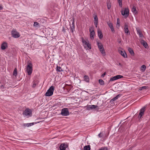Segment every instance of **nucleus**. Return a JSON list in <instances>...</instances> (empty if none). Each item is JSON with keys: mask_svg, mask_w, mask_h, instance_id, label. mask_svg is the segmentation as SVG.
Wrapping results in <instances>:
<instances>
[{"mask_svg": "<svg viewBox=\"0 0 150 150\" xmlns=\"http://www.w3.org/2000/svg\"><path fill=\"white\" fill-rule=\"evenodd\" d=\"M82 42L84 48L86 50L91 49V45L89 43L88 40H85L83 38H82Z\"/></svg>", "mask_w": 150, "mask_h": 150, "instance_id": "obj_1", "label": "nucleus"}, {"mask_svg": "<svg viewBox=\"0 0 150 150\" xmlns=\"http://www.w3.org/2000/svg\"><path fill=\"white\" fill-rule=\"evenodd\" d=\"M97 44L100 52L103 55L105 56V52L102 43L98 41L97 42Z\"/></svg>", "mask_w": 150, "mask_h": 150, "instance_id": "obj_2", "label": "nucleus"}, {"mask_svg": "<svg viewBox=\"0 0 150 150\" xmlns=\"http://www.w3.org/2000/svg\"><path fill=\"white\" fill-rule=\"evenodd\" d=\"M129 10L128 8H125L122 9L121 11V14L125 18L128 17L129 15Z\"/></svg>", "mask_w": 150, "mask_h": 150, "instance_id": "obj_3", "label": "nucleus"}, {"mask_svg": "<svg viewBox=\"0 0 150 150\" xmlns=\"http://www.w3.org/2000/svg\"><path fill=\"white\" fill-rule=\"evenodd\" d=\"M54 90V87L53 86H51L47 90L45 93V96H50L52 95Z\"/></svg>", "mask_w": 150, "mask_h": 150, "instance_id": "obj_4", "label": "nucleus"}, {"mask_svg": "<svg viewBox=\"0 0 150 150\" xmlns=\"http://www.w3.org/2000/svg\"><path fill=\"white\" fill-rule=\"evenodd\" d=\"M11 35L14 38H18L20 36L19 33L16 30L13 29L11 31Z\"/></svg>", "mask_w": 150, "mask_h": 150, "instance_id": "obj_5", "label": "nucleus"}, {"mask_svg": "<svg viewBox=\"0 0 150 150\" xmlns=\"http://www.w3.org/2000/svg\"><path fill=\"white\" fill-rule=\"evenodd\" d=\"M32 65L31 64H30L28 65L25 71L28 73V75H30L32 74Z\"/></svg>", "mask_w": 150, "mask_h": 150, "instance_id": "obj_6", "label": "nucleus"}, {"mask_svg": "<svg viewBox=\"0 0 150 150\" xmlns=\"http://www.w3.org/2000/svg\"><path fill=\"white\" fill-rule=\"evenodd\" d=\"M23 115L26 117H29L32 115V112L29 109H26L24 111Z\"/></svg>", "mask_w": 150, "mask_h": 150, "instance_id": "obj_7", "label": "nucleus"}, {"mask_svg": "<svg viewBox=\"0 0 150 150\" xmlns=\"http://www.w3.org/2000/svg\"><path fill=\"white\" fill-rule=\"evenodd\" d=\"M61 114L62 116H67L69 115V112L68 108H64L62 110Z\"/></svg>", "mask_w": 150, "mask_h": 150, "instance_id": "obj_8", "label": "nucleus"}, {"mask_svg": "<svg viewBox=\"0 0 150 150\" xmlns=\"http://www.w3.org/2000/svg\"><path fill=\"white\" fill-rule=\"evenodd\" d=\"M90 33V38L91 39L93 40L94 39V36L95 35V32L93 29V28L92 27H91L89 28V29Z\"/></svg>", "mask_w": 150, "mask_h": 150, "instance_id": "obj_9", "label": "nucleus"}, {"mask_svg": "<svg viewBox=\"0 0 150 150\" xmlns=\"http://www.w3.org/2000/svg\"><path fill=\"white\" fill-rule=\"evenodd\" d=\"M123 77V76H122L121 75H117L111 78L110 80V81H113L119 79H121Z\"/></svg>", "mask_w": 150, "mask_h": 150, "instance_id": "obj_10", "label": "nucleus"}, {"mask_svg": "<svg viewBox=\"0 0 150 150\" xmlns=\"http://www.w3.org/2000/svg\"><path fill=\"white\" fill-rule=\"evenodd\" d=\"M98 108L97 109H98V107L96 105H88L87 106V109L89 110L91 109H95Z\"/></svg>", "mask_w": 150, "mask_h": 150, "instance_id": "obj_11", "label": "nucleus"}, {"mask_svg": "<svg viewBox=\"0 0 150 150\" xmlns=\"http://www.w3.org/2000/svg\"><path fill=\"white\" fill-rule=\"evenodd\" d=\"M94 23L95 25L96 28L97 27V26L98 23V18L97 16L96 15H94Z\"/></svg>", "mask_w": 150, "mask_h": 150, "instance_id": "obj_12", "label": "nucleus"}, {"mask_svg": "<svg viewBox=\"0 0 150 150\" xmlns=\"http://www.w3.org/2000/svg\"><path fill=\"white\" fill-rule=\"evenodd\" d=\"M145 111V108L143 107L140 110V113L139 115V117L141 118L144 114V112Z\"/></svg>", "mask_w": 150, "mask_h": 150, "instance_id": "obj_13", "label": "nucleus"}, {"mask_svg": "<svg viewBox=\"0 0 150 150\" xmlns=\"http://www.w3.org/2000/svg\"><path fill=\"white\" fill-rule=\"evenodd\" d=\"M107 24L109 27L111 29V31L113 33L115 32L114 29L113 28L112 24L110 22H108L107 23Z\"/></svg>", "mask_w": 150, "mask_h": 150, "instance_id": "obj_14", "label": "nucleus"}, {"mask_svg": "<svg viewBox=\"0 0 150 150\" xmlns=\"http://www.w3.org/2000/svg\"><path fill=\"white\" fill-rule=\"evenodd\" d=\"M124 31L126 35H130V33L128 30V25L127 24L125 25Z\"/></svg>", "mask_w": 150, "mask_h": 150, "instance_id": "obj_15", "label": "nucleus"}, {"mask_svg": "<svg viewBox=\"0 0 150 150\" xmlns=\"http://www.w3.org/2000/svg\"><path fill=\"white\" fill-rule=\"evenodd\" d=\"M119 52L121 55L125 58L127 57V54L125 51L121 50H119Z\"/></svg>", "mask_w": 150, "mask_h": 150, "instance_id": "obj_16", "label": "nucleus"}, {"mask_svg": "<svg viewBox=\"0 0 150 150\" xmlns=\"http://www.w3.org/2000/svg\"><path fill=\"white\" fill-rule=\"evenodd\" d=\"M7 47V44L6 42H3L1 46V48L2 50H4Z\"/></svg>", "mask_w": 150, "mask_h": 150, "instance_id": "obj_17", "label": "nucleus"}, {"mask_svg": "<svg viewBox=\"0 0 150 150\" xmlns=\"http://www.w3.org/2000/svg\"><path fill=\"white\" fill-rule=\"evenodd\" d=\"M134 15L137 13V11L136 9V8L135 6H133L131 9Z\"/></svg>", "mask_w": 150, "mask_h": 150, "instance_id": "obj_18", "label": "nucleus"}, {"mask_svg": "<svg viewBox=\"0 0 150 150\" xmlns=\"http://www.w3.org/2000/svg\"><path fill=\"white\" fill-rule=\"evenodd\" d=\"M98 34L99 38L100 39H101L103 37V35L102 34V33L100 30H98Z\"/></svg>", "mask_w": 150, "mask_h": 150, "instance_id": "obj_19", "label": "nucleus"}, {"mask_svg": "<svg viewBox=\"0 0 150 150\" xmlns=\"http://www.w3.org/2000/svg\"><path fill=\"white\" fill-rule=\"evenodd\" d=\"M67 147V146L65 144H62L60 146V150H65Z\"/></svg>", "mask_w": 150, "mask_h": 150, "instance_id": "obj_20", "label": "nucleus"}, {"mask_svg": "<svg viewBox=\"0 0 150 150\" xmlns=\"http://www.w3.org/2000/svg\"><path fill=\"white\" fill-rule=\"evenodd\" d=\"M121 96V95L120 94H118L117 95L116 97L113 98L112 99L110 100L111 102H113L115 100H116L117 99H118V98H120Z\"/></svg>", "mask_w": 150, "mask_h": 150, "instance_id": "obj_21", "label": "nucleus"}, {"mask_svg": "<svg viewBox=\"0 0 150 150\" xmlns=\"http://www.w3.org/2000/svg\"><path fill=\"white\" fill-rule=\"evenodd\" d=\"M71 21L72 22V27L71 28L72 30V32H73V30L75 29V25H74V18H72L71 20Z\"/></svg>", "mask_w": 150, "mask_h": 150, "instance_id": "obj_22", "label": "nucleus"}, {"mask_svg": "<svg viewBox=\"0 0 150 150\" xmlns=\"http://www.w3.org/2000/svg\"><path fill=\"white\" fill-rule=\"evenodd\" d=\"M137 34L139 35V37H143V34H142L141 31L139 29H137Z\"/></svg>", "mask_w": 150, "mask_h": 150, "instance_id": "obj_23", "label": "nucleus"}, {"mask_svg": "<svg viewBox=\"0 0 150 150\" xmlns=\"http://www.w3.org/2000/svg\"><path fill=\"white\" fill-rule=\"evenodd\" d=\"M128 50L129 53L131 55L133 56L134 55V53L132 50L130 48H129Z\"/></svg>", "mask_w": 150, "mask_h": 150, "instance_id": "obj_24", "label": "nucleus"}, {"mask_svg": "<svg viewBox=\"0 0 150 150\" xmlns=\"http://www.w3.org/2000/svg\"><path fill=\"white\" fill-rule=\"evenodd\" d=\"M146 68V67L144 65L141 67L140 68V70L142 72H144L145 71Z\"/></svg>", "mask_w": 150, "mask_h": 150, "instance_id": "obj_25", "label": "nucleus"}, {"mask_svg": "<svg viewBox=\"0 0 150 150\" xmlns=\"http://www.w3.org/2000/svg\"><path fill=\"white\" fill-rule=\"evenodd\" d=\"M84 80L87 82H89V78L88 76L85 75L84 77Z\"/></svg>", "mask_w": 150, "mask_h": 150, "instance_id": "obj_26", "label": "nucleus"}, {"mask_svg": "<svg viewBox=\"0 0 150 150\" xmlns=\"http://www.w3.org/2000/svg\"><path fill=\"white\" fill-rule=\"evenodd\" d=\"M38 82L37 81L34 82L32 86V87L33 88H35L36 86L38 85Z\"/></svg>", "mask_w": 150, "mask_h": 150, "instance_id": "obj_27", "label": "nucleus"}, {"mask_svg": "<svg viewBox=\"0 0 150 150\" xmlns=\"http://www.w3.org/2000/svg\"><path fill=\"white\" fill-rule=\"evenodd\" d=\"M56 70L57 71L59 72L62 71H63V70L60 67H58V66H57V67Z\"/></svg>", "mask_w": 150, "mask_h": 150, "instance_id": "obj_28", "label": "nucleus"}, {"mask_svg": "<svg viewBox=\"0 0 150 150\" xmlns=\"http://www.w3.org/2000/svg\"><path fill=\"white\" fill-rule=\"evenodd\" d=\"M32 125V123H26V124H23V126L25 127H28L30 126H31Z\"/></svg>", "mask_w": 150, "mask_h": 150, "instance_id": "obj_29", "label": "nucleus"}, {"mask_svg": "<svg viewBox=\"0 0 150 150\" xmlns=\"http://www.w3.org/2000/svg\"><path fill=\"white\" fill-rule=\"evenodd\" d=\"M90 148L89 146H85L84 147V150H90Z\"/></svg>", "mask_w": 150, "mask_h": 150, "instance_id": "obj_30", "label": "nucleus"}, {"mask_svg": "<svg viewBox=\"0 0 150 150\" xmlns=\"http://www.w3.org/2000/svg\"><path fill=\"white\" fill-rule=\"evenodd\" d=\"M118 1L119 6H120L121 7H122V0H118Z\"/></svg>", "mask_w": 150, "mask_h": 150, "instance_id": "obj_31", "label": "nucleus"}, {"mask_svg": "<svg viewBox=\"0 0 150 150\" xmlns=\"http://www.w3.org/2000/svg\"><path fill=\"white\" fill-rule=\"evenodd\" d=\"M39 25V24L38 23L35 22H34L33 26L35 27H38Z\"/></svg>", "mask_w": 150, "mask_h": 150, "instance_id": "obj_32", "label": "nucleus"}, {"mask_svg": "<svg viewBox=\"0 0 150 150\" xmlns=\"http://www.w3.org/2000/svg\"><path fill=\"white\" fill-rule=\"evenodd\" d=\"M99 83L101 85H103L104 84V83L103 80L102 79H99Z\"/></svg>", "mask_w": 150, "mask_h": 150, "instance_id": "obj_33", "label": "nucleus"}, {"mask_svg": "<svg viewBox=\"0 0 150 150\" xmlns=\"http://www.w3.org/2000/svg\"><path fill=\"white\" fill-rule=\"evenodd\" d=\"M17 69L15 68L13 71V75L14 76H16L17 75Z\"/></svg>", "mask_w": 150, "mask_h": 150, "instance_id": "obj_34", "label": "nucleus"}, {"mask_svg": "<svg viewBox=\"0 0 150 150\" xmlns=\"http://www.w3.org/2000/svg\"><path fill=\"white\" fill-rule=\"evenodd\" d=\"M143 41V42L142 44L145 48H146L147 46V43L144 42V40Z\"/></svg>", "mask_w": 150, "mask_h": 150, "instance_id": "obj_35", "label": "nucleus"}, {"mask_svg": "<svg viewBox=\"0 0 150 150\" xmlns=\"http://www.w3.org/2000/svg\"><path fill=\"white\" fill-rule=\"evenodd\" d=\"M117 25L118 27H120V22L119 19L118 18L117 19Z\"/></svg>", "mask_w": 150, "mask_h": 150, "instance_id": "obj_36", "label": "nucleus"}, {"mask_svg": "<svg viewBox=\"0 0 150 150\" xmlns=\"http://www.w3.org/2000/svg\"><path fill=\"white\" fill-rule=\"evenodd\" d=\"M146 88H147V86H142V87H141L139 89L140 90H142V89H146Z\"/></svg>", "mask_w": 150, "mask_h": 150, "instance_id": "obj_37", "label": "nucleus"}, {"mask_svg": "<svg viewBox=\"0 0 150 150\" xmlns=\"http://www.w3.org/2000/svg\"><path fill=\"white\" fill-rule=\"evenodd\" d=\"M99 150H107V149L106 147H103L100 149Z\"/></svg>", "mask_w": 150, "mask_h": 150, "instance_id": "obj_38", "label": "nucleus"}, {"mask_svg": "<svg viewBox=\"0 0 150 150\" xmlns=\"http://www.w3.org/2000/svg\"><path fill=\"white\" fill-rule=\"evenodd\" d=\"M107 7L108 9H109L111 8V6L110 4H108Z\"/></svg>", "mask_w": 150, "mask_h": 150, "instance_id": "obj_39", "label": "nucleus"}, {"mask_svg": "<svg viewBox=\"0 0 150 150\" xmlns=\"http://www.w3.org/2000/svg\"><path fill=\"white\" fill-rule=\"evenodd\" d=\"M103 135L101 133H100L98 135L99 137L100 138L102 137L103 136Z\"/></svg>", "mask_w": 150, "mask_h": 150, "instance_id": "obj_40", "label": "nucleus"}, {"mask_svg": "<svg viewBox=\"0 0 150 150\" xmlns=\"http://www.w3.org/2000/svg\"><path fill=\"white\" fill-rule=\"evenodd\" d=\"M105 74H106V73H105H105H104L101 76H102V77H104V76H105Z\"/></svg>", "mask_w": 150, "mask_h": 150, "instance_id": "obj_41", "label": "nucleus"}, {"mask_svg": "<svg viewBox=\"0 0 150 150\" xmlns=\"http://www.w3.org/2000/svg\"><path fill=\"white\" fill-rule=\"evenodd\" d=\"M3 9V7L1 6H0V10Z\"/></svg>", "mask_w": 150, "mask_h": 150, "instance_id": "obj_42", "label": "nucleus"}, {"mask_svg": "<svg viewBox=\"0 0 150 150\" xmlns=\"http://www.w3.org/2000/svg\"><path fill=\"white\" fill-rule=\"evenodd\" d=\"M149 66H150V64H149Z\"/></svg>", "mask_w": 150, "mask_h": 150, "instance_id": "obj_43", "label": "nucleus"}]
</instances>
